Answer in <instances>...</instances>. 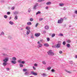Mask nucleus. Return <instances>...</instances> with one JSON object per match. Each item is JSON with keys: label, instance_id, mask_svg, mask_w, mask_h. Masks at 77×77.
<instances>
[{"label": "nucleus", "instance_id": "nucleus-36", "mask_svg": "<svg viewBox=\"0 0 77 77\" xmlns=\"http://www.w3.org/2000/svg\"><path fill=\"white\" fill-rule=\"evenodd\" d=\"M2 55L3 56H7V54H2Z\"/></svg>", "mask_w": 77, "mask_h": 77}, {"label": "nucleus", "instance_id": "nucleus-18", "mask_svg": "<svg viewBox=\"0 0 77 77\" xmlns=\"http://www.w3.org/2000/svg\"><path fill=\"white\" fill-rule=\"evenodd\" d=\"M45 29L48 30V29H49V27H48V26H46L45 27Z\"/></svg>", "mask_w": 77, "mask_h": 77}, {"label": "nucleus", "instance_id": "nucleus-6", "mask_svg": "<svg viewBox=\"0 0 77 77\" xmlns=\"http://www.w3.org/2000/svg\"><path fill=\"white\" fill-rule=\"evenodd\" d=\"M61 45V44H60V43H58L57 45V46H56V48H60V47Z\"/></svg>", "mask_w": 77, "mask_h": 77}, {"label": "nucleus", "instance_id": "nucleus-49", "mask_svg": "<svg viewBox=\"0 0 77 77\" xmlns=\"http://www.w3.org/2000/svg\"><path fill=\"white\" fill-rule=\"evenodd\" d=\"M7 14L8 15H10V12H7Z\"/></svg>", "mask_w": 77, "mask_h": 77}, {"label": "nucleus", "instance_id": "nucleus-44", "mask_svg": "<svg viewBox=\"0 0 77 77\" xmlns=\"http://www.w3.org/2000/svg\"><path fill=\"white\" fill-rule=\"evenodd\" d=\"M38 24H39V23H36L35 26V27H36L38 26Z\"/></svg>", "mask_w": 77, "mask_h": 77}, {"label": "nucleus", "instance_id": "nucleus-47", "mask_svg": "<svg viewBox=\"0 0 77 77\" xmlns=\"http://www.w3.org/2000/svg\"><path fill=\"white\" fill-rule=\"evenodd\" d=\"M37 44H38V45L41 44V42H38Z\"/></svg>", "mask_w": 77, "mask_h": 77}, {"label": "nucleus", "instance_id": "nucleus-48", "mask_svg": "<svg viewBox=\"0 0 77 77\" xmlns=\"http://www.w3.org/2000/svg\"><path fill=\"white\" fill-rule=\"evenodd\" d=\"M33 68L34 70H36V68H35V67L34 66H33Z\"/></svg>", "mask_w": 77, "mask_h": 77}, {"label": "nucleus", "instance_id": "nucleus-37", "mask_svg": "<svg viewBox=\"0 0 77 77\" xmlns=\"http://www.w3.org/2000/svg\"><path fill=\"white\" fill-rule=\"evenodd\" d=\"M51 67L50 66L49 67L47 68V69H48V70H50V69H51Z\"/></svg>", "mask_w": 77, "mask_h": 77}, {"label": "nucleus", "instance_id": "nucleus-3", "mask_svg": "<svg viewBox=\"0 0 77 77\" xmlns=\"http://www.w3.org/2000/svg\"><path fill=\"white\" fill-rule=\"evenodd\" d=\"M12 59L13 60L11 61V62L13 64H16V63H17V61H15V60H17V58L15 57H13L12 58Z\"/></svg>", "mask_w": 77, "mask_h": 77}, {"label": "nucleus", "instance_id": "nucleus-4", "mask_svg": "<svg viewBox=\"0 0 77 77\" xmlns=\"http://www.w3.org/2000/svg\"><path fill=\"white\" fill-rule=\"evenodd\" d=\"M63 18H61L60 19L58 20V23L60 24V23H63Z\"/></svg>", "mask_w": 77, "mask_h": 77}, {"label": "nucleus", "instance_id": "nucleus-21", "mask_svg": "<svg viewBox=\"0 0 77 77\" xmlns=\"http://www.w3.org/2000/svg\"><path fill=\"white\" fill-rule=\"evenodd\" d=\"M9 24H11V25H13V24H14V22L10 21L9 22Z\"/></svg>", "mask_w": 77, "mask_h": 77}, {"label": "nucleus", "instance_id": "nucleus-61", "mask_svg": "<svg viewBox=\"0 0 77 77\" xmlns=\"http://www.w3.org/2000/svg\"><path fill=\"white\" fill-rule=\"evenodd\" d=\"M40 41H41V42H42V40H40Z\"/></svg>", "mask_w": 77, "mask_h": 77}, {"label": "nucleus", "instance_id": "nucleus-7", "mask_svg": "<svg viewBox=\"0 0 77 77\" xmlns=\"http://www.w3.org/2000/svg\"><path fill=\"white\" fill-rule=\"evenodd\" d=\"M31 74L34 75H38V74L36 72H31Z\"/></svg>", "mask_w": 77, "mask_h": 77}, {"label": "nucleus", "instance_id": "nucleus-50", "mask_svg": "<svg viewBox=\"0 0 77 77\" xmlns=\"http://www.w3.org/2000/svg\"><path fill=\"white\" fill-rule=\"evenodd\" d=\"M43 19H42V18H40L39 19V21H42Z\"/></svg>", "mask_w": 77, "mask_h": 77}, {"label": "nucleus", "instance_id": "nucleus-5", "mask_svg": "<svg viewBox=\"0 0 77 77\" xmlns=\"http://www.w3.org/2000/svg\"><path fill=\"white\" fill-rule=\"evenodd\" d=\"M18 62H19V63H22V64H25V62L24 61H21V60H17Z\"/></svg>", "mask_w": 77, "mask_h": 77}, {"label": "nucleus", "instance_id": "nucleus-1", "mask_svg": "<svg viewBox=\"0 0 77 77\" xmlns=\"http://www.w3.org/2000/svg\"><path fill=\"white\" fill-rule=\"evenodd\" d=\"M9 60V58L7 57L5 59L3 60V61L4 62L3 63V65L4 66H6L7 65V62Z\"/></svg>", "mask_w": 77, "mask_h": 77}, {"label": "nucleus", "instance_id": "nucleus-46", "mask_svg": "<svg viewBox=\"0 0 77 77\" xmlns=\"http://www.w3.org/2000/svg\"><path fill=\"white\" fill-rule=\"evenodd\" d=\"M51 71L52 72H55V70L53 69H52Z\"/></svg>", "mask_w": 77, "mask_h": 77}, {"label": "nucleus", "instance_id": "nucleus-39", "mask_svg": "<svg viewBox=\"0 0 77 77\" xmlns=\"http://www.w3.org/2000/svg\"><path fill=\"white\" fill-rule=\"evenodd\" d=\"M63 45H65L66 44V42H65L64 41L63 42Z\"/></svg>", "mask_w": 77, "mask_h": 77}, {"label": "nucleus", "instance_id": "nucleus-59", "mask_svg": "<svg viewBox=\"0 0 77 77\" xmlns=\"http://www.w3.org/2000/svg\"><path fill=\"white\" fill-rule=\"evenodd\" d=\"M71 27V25H69V27Z\"/></svg>", "mask_w": 77, "mask_h": 77}, {"label": "nucleus", "instance_id": "nucleus-64", "mask_svg": "<svg viewBox=\"0 0 77 77\" xmlns=\"http://www.w3.org/2000/svg\"><path fill=\"white\" fill-rule=\"evenodd\" d=\"M52 47H53V46H52Z\"/></svg>", "mask_w": 77, "mask_h": 77}, {"label": "nucleus", "instance_id": "nucleus-55", "mask_svg": "<svg viewBox=\"0 0 77 77\" xmlns=\"http://www.w3.org/2000/svg\"><path fill=\"white\" fill-rule=\"evenodd\" d=\"M75 13L76 14H77V10L75 11Z\"/></svg>", "mask_w": 77, "mask_h": 77}, {"label": "nucleus", "instance_id": "nucleus-31", "mask_svg": "<svg viewBox=\"0 0 77 77\" xmlns=\"http://www.w3.org/2000/svg\"><path fill=\"white\" fill-rule=\"evenodd\" d=\"M69 63L70 64H73V62H72V61H69Z\"/></svg>", "mask_w": 77, "mask_h": 77}, {"label": "nucleus", "instance_id": "nucleus-32", "mask_svg": "<svg viewBox=\"0 0 77 77\" xmlns=\"http://www.w3.org/2000/svg\"><path fill=\"white\" fill-rule=\"evenodd\" d=\"M42 63L43 64H44V65H45V64H46V62H45V61H43Z\"/></svg>", "mask_w": 77, "mask_h": 77}, {"label": "nucleus", "instance_id": "nucleus-60", "mask_svg": "<svg viewBox=\"0 0 77 77\" xmlns=\"http://www.w3.org/2000/svg\"><path fill=\"white\" fill-rule=\"evenodd\" d=\"M11 17L10 18H9V19L11 20Z\"/></svg>", "mask_w": 77, "mask_h": 77}, {"label": "nucleus", "instance_id": "nucleus-27", "mask_svg": "<svg viewBox=\"0 0 77 77\" xmlns=\"http://www.w3.org/2000/svg\"><path fill=\"white\" fill-rule=\"evenodd\" d=\"M36 7H37L36 6H35V5H34L33 8V9H34V10L36 9Z\"/></svg>", "mask_w": 77, "mask_h": 77}, {"label": "nucleus", "instance_id": "nucleus-43", "mask_svg": "<svg viewBox=\"0 0 77 77\" xmlns=\"http://www.w3.org/2000/svg\"><path fill=\"white\" fill-rule=\"evenodd\" d=\"M33 18H31L30 19V21H33Z\"/></svg>", "mask_w": 77, "mask_h": 77}, {"label": "nucleus", "instance_id": "nucleus-63", "mask_svg": "<svg viewBox=\"0 0 77 77\" xmlns=\"http://www.w3.org/2000/svg\"><path fill=\"white\" fill-rule=\"evenodd\" d=\"M74 0V1H75V0Z\"/></svg>", "mask_w": 77, "mask_h": 77}, {"label": "nucleus", "instance_id": "nucleus-20", "mask_svg": "<svg viewBox=\"0 0 77 77\" xmlns=\"http://www.w3.org/2000/svg\"><path fill=\"white\" fill-rule=\"evenodd\" d=\"M14 15H17L18 14V11H15L14 13Z\"/></svg>", "mask_w": 77, "mask_h": 77}, {"label": "nucleus", "instance_id": "nucleus-30", "mask_svg": "<svg viewBox=\"0 0 77 77\" xmlns=\"http://www.w3.org/2000/svg\"><path fill=\"white\" fill-rule=\"evenodd\" d=\"M59 36H63V35L62 33H60L59 35Z\"/></svg>", "mask_w": 77, "mask_h": 77}, {"label": "nucleus", "instance_id": "nucleus-34", "mask_svg": "<svg viewBox=\"0 0 77 77\" xmlns=\"http://www.w3.org/2000/svg\"><path fill=\"white\" fill-rule=\"evenodd\" d=\"M15 9V7H11V10H14Z\"/></svg>", "mask_w": 77, "mask_h": 77}, {"label": "nucleus", "instance_id": "nucleus-54", "mask_svg": "<svg viewBox=\"0 0 77 77\" xmlns=\"http://www.w3.org/2000/svg\"><path fill=\"white\" fill-rule=\"evenodd\" d=\"M9 69H9V68H6V70H7V71H9Z\"/></svg>", "mask_w": 77, "mask_h": 77}, {"label": "nucleus", "instance_id": "nucleus-24", "mask_svg": "<svg viewBox=\"0 0 77 77\" xmlns=\"http://www.w3.org/2000/svg\"><path fill=\"white\" fill-rule=\"evenodd\" d=\"M28 12H29V13H30V12H31V9H30V8H29L28 9Z\"/></svg>", "mask_w": 77, "mask_h": 77}, {"label": "nucleus", "instance_id": "nucleus-40", "mask_svg": "<svg viewBox=\"0 0 77 77\" xmlns=\"http://www.w3.org/2000/svg\"><path fill=\"white\" fill-rule=\"evenodd\" d=\"M31 38L32 39H33V38H34V37H33V35H32L31 36Z\"/></svg>", "mask_w": 77, "mask_h": 77}, {"label": "nucleus", "instance_id": "nucleus-9", "mask_svg": "<svg viewBox=\"0 0 77 77\" xmlns=\"http://www.w3.org/2000/svg\"><path fill=\"white\" fill-rule=\"evenodd\" d=\"M30 33V31L29 30H27L26 32L27 35H29Z\"/></svg>", "mask_w": 77, "mask_h": 77}, {"label": "nucleus", "instance_id": "nucleus-12", "mask_svg": "<svg viewBox=\"0 0 77 77\" xmlns=\"http://www.w3.org/2000/svg\"><path fill=\"white\" fill-rule=\"evenodd\" d=\"M44 45L45 46V47H49V45L48 44V43H45L44 44Z\"/></svg>", "mask_w": 77, "mask_h": 77}, {"label": "nucleus", "instance_id": "nucleus-17", "mask_svg": "<svg viewBox=\"0 0 77 77\" xmlns=\"http://www.w3.org/2000/svg\"><path fill=\"white\" fill-rule=\"evenodd\" d=\"M41 13V11H38L36 13V15H38V14H40Z\"/></svg>", "mask_w": 77, "mask_h": 77}, {"label": "nucleus", "instance_id": "nucleus-42", "mask_svg": "<svg viewBox=\"0 0 77 77\" xmlns=\"http://www.w3.org/2000/svg\"><path fill=\"white\" fill-rule=\"evenodd\" d=\"M27 70L26 69H23V71H24V72H25V71H26Z\"/></svg>", "mask_w": 77, "mask_h": 77}, {"label": "nucleus", "instance_id": "nucleus-51", "mask_svg": "<svg viewBox=\"0 0 77 77\" xmlns=\"http://www.w3.org/2000/svg\"><path fill=\"white\" fill-rule=\"evenodd\" d=\"M47 40L48 41H50V38H47Z\"/></svg>", "mask_w": 77, "mask_h": 77}, {"label": "nucleus", "instance_id": "nucleus-16", "mask_svg": "<svg viewBox=\"0 0 77 77\" xmlns=\"http://www.w3.org/2000/svg\"><path fill=\"white\" fill-rule=\"evenodd\" d=\"M51 2H47L46 3V5H51Z\"/></svg>", "mask_w": 77, "mask_h": 77}, {"label": "nucleus", "instance_id": "nucleus-52", "mask_svg": "<svg viewBox=\"0 0 77 77\" xmlns=\"http://www.w3.org/2000/svg\"><path fill=\"white\" fill-rule=\"evenodd\" d=\"M26 29L27 30H29V28L28 27H27L26 28Z\"/></svg>", "mask_w": 77, "mask_h": 77}, {"label": "nucleus", "instance_id": "nucleus-35", "mask_svg": "<svg viewBox=\"0 0 77 77\" xmlns=\"http://www.w3.org/2000/svg\"><path fill=\"white\" fill-rule=\"evenodd\" d=\"M4 17L5 18H8V16L6 15H4Z\"/></svg>", "mask_w": 77, "mask_h": 77}, {"label": "nucleus", "instance_id": "nucleus-62", "mask_svg": "<svg viewBox=\"0 0 77 77\" xmlns=\"http://www.w3.org/2000/svg\"><path fill=\"white\" fill-rule=\"evenodd\" d=\"M64 26H66V25H65Z\"/></svg>", "mask_w": 77, "mask_h": 77}, {"label": "nucleus", "instance_id": "nucleus-41", "mask_svg": "<svg viewBox=\"0 0 77 77\" xmlns=\"http://www.w3.org/2000/svg\"><path fill=\"white\" fill-rule=\"evenodd\" d=\"M34 66H38V64L36 63H35L34 64Z\"/></svg>", "mask_w": 77, "mask_h": 77}, {"label": "nucleus", "instance_id": "nucleus-8", "mask_svg": "<svg viewBox=\"0 0 77 77\" xmlns=\"http://www.w3.org/2000/svg\"><path fill=\"white\" fill-rule=\"evenodd\" d=\"M42 44H40V45H38L37 46L38 48H41L42 47Z\"/></svg>", "mask_w": 77, "mask_h": 77}, {"label": "nucleus", "instance_id": "nucleus-33", "mask_svg": "<svg viewBox=\"0 0 77 77\" xmlns=\"http://www.w3.org/2000/svg\"><path fill=\"white\" fill-rule=\"evenodd\" d=\"M19 66H20V67H23V65L21 64H20Z\"/></svg>", "mask_w": 77, "mask_h": 77}, {"label": "nucleus", "instance_id": "nucleus-56", "mask_svg": "<svg viewBox=\"0 0 77 77\" xmlns=\"http://www.w3.org/2000/svg\"><path fill=\"white\" fill-rule=\"evenodd\" d=\"M44 33H46V31H43Z\"/></svg>", "mask_w": 77, "mask_h": 77}, {"label": "nucleus", "instance_id": "nucleus-53", "mask_svg": "<svg viewBox=\"0 0 77 77\" xmlns=\"http://www.w3.org/2000/svg\"><path fill=\"white\" fill-rule=\"evenodd\" d=\"M66 8H65V7H64L63 8V10L64 11H65V10H66Z\"/></svg>", "mask_w": 77, "mask_h": 77}, {"label": "nucleus", "instance_id": "nucleus-38", "mask_svg": "<svg viewBox=\"0 0 77 77\" xmlns=\"http://www.w3.org/2000/svg\"><path fill=\"white\" fill-rule=\"evenodd\" d=\"M47 76V75L45 74V73H43V77H45V76Z\"/></svg>", "mask_w": 77, "mask_h": 77}, {"label": "nucleus", "instance_id": "nucleus-23", "mask_svg": "<svg viewBox=\"0 0 77 77\" xmlns=\"http://www.w3.org/2000/svg\"><path fill=\"white\" fill-rule=\"evenodd\" d=\"M55 35H56L55 33H53L52 34L51 37L52 38H53L54 37V36H55Z\"/></svg>", "mask_w": 77, "mask_h": 77}, {"label": "nucleus", "instance_id": "nucleus-45", "mask_svg": "<svg viewBox=\"0 0 77 77\" xmlns=\"http://www.w3.org/2000/svg\"><path fill=\"white\" fill-rule=\"evenodd\" d=\"M59 53L60 54H62V51H59Z\"/></svg>", "mask_w": 77, "mask_h": 77}, {"label": "nucleus", "instance_id": "nucleus-19", "mask_svg": "<svg viewBox=\"0 0 77 77\" xmlns=\"http://www.w3.org/2000/svg\"><path fill=\"white\" fill-rule=\"evenodd\" d=\"M59 5L60 6H63L64 5V4L61 3L59 4Z\"/></svg>", "mask_w": 77, "mask_h": 77}, {"label": "nucleus", "instance_id": "nucleus-22", "mask_svg": "<svg viewBox=\"0 0 77 77\" xmlns=\"http://www.w3.org/2000/svg\"><path fill=\"white\" fill-rule=\"evenodd\" d=\"M66 42H67V43H70V42H71V40L69 39L67 40L66 41Z\"/></svg>", "mask_w": 77, "mask_h": 77}, {"label": "nucleus", "instance_id": "nucleus-25", "mask_svg": "<svg viewBox=\"0 0 77 77\" xmlns=\"http://www.w3.org/2000/svg\"><path fill=\"white\" fill-rule=\"evenodd\" d=\"M28 25H32V23L31 22H28L27 23Z\"/></svg>", "mask_w": 77, "mask_h": 77}, {"label": "nucleus", "instance_id": "nucleus-28", "mask_svg": "<svg viewBox=\"0 0 77 77\" xmlns=\"http://www.w3.org/2000/svg\"><path fill=\"white\" fill-rule=\"evenodd\" d=\"M14 19L15 20H17L18 19V16L16 15L15 16Z\"/></svg>", "mask_w": 77, "mask_h": 77}, {"label": "nucleus", "instance_id": "nucleus-10", "mask_svg": "<svg viewBox=\"0 0 77 77\" xmlns=\"http://www.w3.org/2000/svg\"><path fill=\"white\" fill-rule=\"evenodd\" d=\"M35 36L36 37H38L39 36H40V34L39 33H35Z\"/></svg>", "mask_w": 77, "mask_h": 77}, {"label": "nucleus", "instance_id": "nucleus-13", "mask_svg": "<svg viewBox=\"0 0 77 77\" xmlns=\"http://www.w3.org/2000/svg\"><path fill=\"white\" fill-rule=\"evenodd\" d=\"M2 35H5V33L3 31H2L0 34V36H2Z\"/></svg>", "mask_w": 77, "mask_h": 77}, {"label": "nucleus", "instance_id": "nucleus-58", "mask_svg": "<svg viewBox=\"0 0 77 77\" xmlns=\"http://www.w3.org/2000/svg\"><path fill=\"white\" fill-rule=\"evenodd\" d=\"M75 58H77V55L75 56Z\"/></svg>", "mask_w": 77, "mask_h": 77}, {"label": "nucleus", "instance_id": "nucleus-11", "mask_svg": "<svg viewBox=\"0 0 77 77\" xmlns=\"http://www.w3.org/2000/svg\"><path fill=\"white\" fill-rule=\"evenodd\" d=\"M65 71L66 72H67V73H69V74H71V72L69 71H68V70L66 69H65Z\"/></svg>", "mask_w": 77, "mask_h": 77}, {"label": "nucleus", "instance_id": "nucleus-57", "mask_svg": "<svg viewBox=\"0 0 77 77\" xmlns=\"http://www.w3.org/2000/svg\"><path fill=\"white\" fill-rule=\"evenodd\" d=\"M46 9H48V7H46Z\"/></svg>", "mask_w": 77, "mask_h": 77}, {"label": "nucleus", "instance_id": "nucleus-2", "mask_svg": "<svg viewBox=\"0 0 77 77\" xmlns=\"http://www.w3.org/2000/svg\"><path fill=\"white\" fill-rule=\"evenodd\" d=\"M47 54L49 56H53L54 55V53L53 52V51L51 50H50L47 52Z\"/></svg>", "mask_w": 77, "mask_h": 77}, {"label": "nucleus", "instance_id": "nucleus-26", "mask_svg": "<svg viewBox=\"0 0 77 77\" xmlns=\"http://www.w3.org/2000/svg\"><path fill=\"white\" fill-rule=\"evenodd\" d=\"M38 5H39L38 3H36L34 5L37 7V6H38Z\"/></svg>", "mask_w": 77, "mask_h": 77}, {"label": "nucleus", "instance_id": "nucleus-29", "mask_svg": "<svg viewBox=\"0 0 77 77\" xmlns=\"http://www.w3.org/2000/svg\"><path fill=\"white\" fill-rule=\"evenodd\" d=\"M66 46H67V47H68V48H69V47H70V44H67Z\"/></svg>", "mask_w": 77, "mask_h": 77}, {"label": "nucleus", "instance_id": "nucleus-15", "mask_svg": "<svg viewBox=\"0 0 77 77\" xmlns=\"http://www.w3.org/2000/svg\"><path fill=\"white\" fill-rule=\"evenodd\" d=\"M29 72H26L25 73V75H29Z\"/></svg>", "mask_w": 77, "mask_h": 77}, {"label": "nucleus", "instance_id": "nucleus-14", "mask_svg": "<svg viewBox=\"0 0 77 77\" xmlns=\"http://www.w3.org/2000/svg\"><path fill=\"white\" fill-rule=\"evenodd\" d=\"M45 0H38L37 1V2H39L40 3L41 2H44Z\"/></svg>", "mask_w": 77, "mask_h": 77}]
</instances>
